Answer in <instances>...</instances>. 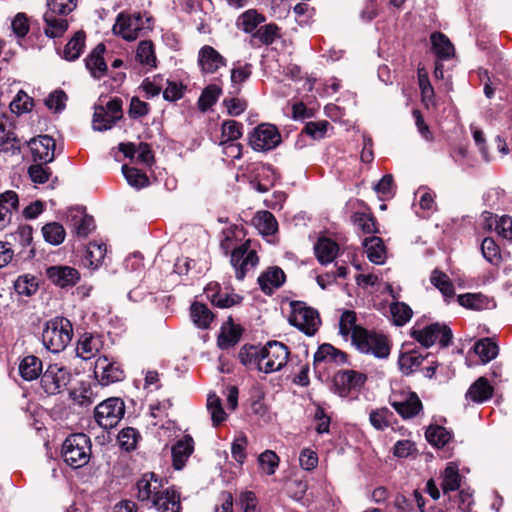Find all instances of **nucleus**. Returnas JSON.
I'll list each match as a JSON object with an SVG mask.
<instances>
[{"mask_svg":"<svg viewBox=\"0 0 512 512\" xmlns=\"http://www.w3.org/2000/svg\"><path fill=\"white\" fill-rule=\"evenodd\" d=\"M72 335L71 322L64 317H55L46 323L42 332V343L48 351L59 353L71 342Z\"/></svg>","mask_w":512,"mask_h":512,"instance_id":"1","label":"nucleus"},{"mask_svg":"<svg viewBox=\"0 0 512 512\" xmlns=\"http://www.w3.org/2000/svg\"><path fill=\"white\" fill-rule=\"evenodd\" d=\"M62 457L67 465L78 469L90 461L91 441L84 433L72 434L62 445Z\"/></svg>","mask_w":512,"mask_h":512,"instance_id":"2","label":"nucleus"},{"mask_svg":"<svg viewBox=\"0 0 512 512\" xmlns=\"http://www.w3.org/2000/svg\"><path fill=\"white\" fill-rule=\"evenodd\" d=\"M352 344L362 353L372 354L377 358H386L390 353V348L384 335L368 331L364 328L354 331Z\"/></svg>","mask_w":512,"mask_h":512,"instance_id":"3","label":"nucleus"},{"mask_svg":"<svg viewBox=\"0 0 512 512\" xmlns=\"http://www.w3.org/2000/svg\"><path fill=\"white\" fill-rule=\"evenodd\" d=\"M289 322L308 336L314 335L321 324L318 311L301 301L291 302Z\"/></svg>","mask_w":512,"mask_h":512,"instance_id":"4","label":"nucleus"},{"mask_svg":"<svg viewBox=\"0 0 512 512\" xmlns=\"http://www.w3.org/2000/svg\"><path fill=\"white\" fill-rule=\"evenodd\" d=\"M287 346L278 341H269L262 347V365L259 371L269 374L280 371L289 358Z\"/></svg>","mask_w":512,"mask_h":512,"instance_id":"5","label":"nucleus"},{"mask_svg":"<svg viewBox=\"0 0 512 512\" xmlns=\"http://www.w3.org/2000/svg\"><path fill=\"white\" fill-rule=\"evenodd\" d=\"M411 336L418 341L424 347H431L436 342H439L441 346L446 347L449 345L452 333L446 325L434 323L425 327H413L411 330Z\"/></svg>","mask_w":512,"mask_h":512,"instance_id":"6","label":"nucleus"},{"mask_svg":"<svg viewBox=\"0 0 512 512\" xmlns=\"http://www.w3.org/2000/svg\"><path fill=\"white\" fill-rule=\"evenodd\" d=\"M281 143V135L272 124L263 123L253 129L249 136V144L255 151H269Z\"/></svg>","mask_w":512,"mask_h":512,"instance_id":"7","label":"nucleus"},{"mask_svg":"<svg viewBox=\"0 0 512 512\" xmlns=\"http://www.w3.org/2000/svg\"><path fill=\"white\" fill-rule=\"evenodd\" d=\"M124 403L119 398H109L95 408V420L104 429L117 425L124 415Z\"/></svg>","mask_w":512,"mask_h":512,"instance_id":"8","label":"nucleus"},{"mask_svg":"<svg viewBox=\"0 0 512 512\" xmlns=\"http://www.w3.org/2000/svg\"><path fill=\"white\" fill-rule=\"evenodd\" d=\"M71 380L70 371L58 364H51L41 376V386L47 394L55 395L64 390Z\"/></svg>","mask_w":512,"mask_h":512,"instance_id":"9","label":"nucleus"},{"mask_svg":"<svg viewBox=\"0 0 512 512\" xmlns=\"http://www.w3.org/2000/svg\"><path fill=\"white\" fill-rule=\"evenodd\" d=\"M145 29V21L141 13L133 15L120 13L113 26V32L126 41H134Z\"/></svg>","mask_w":512,"mask_h":512,"instance_id":"10","label":"nucleus"},{"mask_svg":"<svg viewBox=\"0 0 512 512\" xmlns=\"http://www.w3.org/2000/svg\"><path fill=\"white\" fill-rule=\"evenodd\" d=\"M94 374L102 386L122 381L125 377L121 366L106 356H101L96 360Z\"/></svg>","mask_w":512,"mask_h":512,"instance_id":"11","label":"nucleus"},{"mask_svg":"<svg viewBox=\"0 0 512 512\" xmlns=\"http://www.w3.org/2000/svg\"><path fill=\"white\" fill-rule=\"evenodd\" d=\"M365 374L354 371H340L334 376L335 391L340 397H348L351 391L359 390L366 382Z\"/></svg>","mask_w":512,"mask_h":512,"instance_id":"12","label":"nucleus"},{"mask_svg":"<svg viewBox=\"0 0 512 512\" xmlns=\"http://www.w3.org/2000/svg\"><path fill=\"white\" fill-rule=\"evenodd\" d=\"M258 263V257L254 250H250L247 243L234 249L231 254V264L235 268L236 278L242 280L246 272Z\"/></svg>","mask_w":512,"mask_h":512,"instance_id":"13","label":"nucleus"},{"mask_svg":"<svg viewBox=\"0 0 512 512\" xmlns=\"http://www.w3.org/2000/svg\"><path fill=\"white\" fill-rule=\"evenodd\" d=\"M197 61L203 74H215L227 66L226 58L210 45L200 48Z\"/></svg>","mask_w":512,"mask_h":512,"instance_id":"14","label":"nucleus"},{"mask_svg":"<svg viewBox=\"0 0 512 512\" xmlns=\"http://www.w3.org/2000/svg\"><path fill=\"white\" fill-rule=\"evenodd\" d=\"M29 146L35 162L47 164L54 160L56 143L49 135H41L32 139Z\"/></svg>","mask_w":512,"mask_h":512,"instance_id":"15","label":"nucleus"},{"mask_svg":"<svg viewBox=\"0 0 512 512\" xmlns=\"http://www.w3.org/2000/svg\"><path fill=\"white\" fill-rule=\"evenodd\" d=\"M72 18L65 14L46 10L43 15V31L48 38H60L67 31Z\"/></svg>","mask_w":512,"mask_h":512,"instance_id":"16","label":"nucleus"},{"mask_svg":"<svg viewBox=\"0 0 512 512\" xmlns=\"http://www.w3.org/2000/svg\"><path fill=\"white\" fill-rule=\"evenodd\" d=\"M390 403L404 419L412 418L422 410V402L414 392L407 393L401 399L394 396Z\"/></svg>","mask_w":512,"mask_h":512,"instance_id":"17","label":"nucleus"},{"mask_svg":"<svg viewBox=\"0 0 512 512\" xmlns=\"http://www.w3.org/2000/svg\"><path fill=\"white\" fill-rule=\"evenodd\" d=\"M205 294L211 303L219 308H230L242 300V297L235 293L222 292L218 283H209L205 288Z\"/></svg>","mask_w":512,"mask_h":512,"instance_id":"18","label":"nucleus"},{"mask_svg":"<svg viewBox=\"0 0 512 512\" xmlns=\"http://www.w3.org/2000/svg\"><path fill=\"white\" fill-rule=\"evenodd\" d=\"M47 277L57 286L75 285L80 279L79 272L69 266H51L46 270Z\"/></svg>","mask_w":512,"mask_h":512,"instance_id":"19","label":"nucleus"},{"mask_svg":"<svg viewBox=\"0 0 512 512\" xmlns=\"http://www.w3.org/2000/svg\"><path fill=\"white\" fill-rule=\"evenodd\" d=\"M193 451L194 440L190 435H185L179 439L171 449L173 467L176 470H181Z\"/></svg>","mask_w":512,"mask_h":512,"instance_id":"20","label":"nucleus"},{"mask_svg":"<svg viewBox=\"0 0 512 512\" xmlns=\"http://www.w3.org/2000/svg\"><path fill=\"white\" fill-rule=\"evenodd\" d=\"M153 507L162 512H180V494L173 489L160 491L152 500Z\"/></svg>","mask_w":512,"mask_h":512,"instance_id":"21","label":"nucleus"},{"mask_svg":"<svg viewBox=\"0 0 512 512\" xmlns=\"http://www.w3.org/2000/svg\"><path fill=\"white\" fill-rule=\"evenodd\" d=\"M494 393L493 386L485 377L478 378L465 394L466 400L473 403H483L488 401Z\"/></svg>","mask_w":512,"mask_h":512,"instance_id":"22","label":"nucleus"},{"mask_svg":"<svg viewBox=\"0 0 512 512\" xmlns=\"http://www.w3.org/2000/svg\"><path fill=\"white\" fill-rule=\"evenodd\" d=\"M162 482L157 478L155 473H146L137 482L138 498L141 501L153 500L157 493L160 492Z\"/></svg>","mask_w":512,"mask_h":512,"instance_id":"23","label":"nucleus"},{"mask_svg":"<svg viewBox=\"0 0 512 512\" xmlns=\"http://www.w3.org/2000/svg\"><path fill=\"white\" fill-rule=\"evenodd\" d=\"M105 45L98 44L86 58V68L94 78H101L107 71V65L104 60Z\"/></svg>","mask_w":512,"mask_h":512,"instance_id":"24","label":"nucleus"},{"mask_svg":"<svg viewBox=\"0 0 512 512\" xmlns=\"http://www.w3.org/2000/svg\"><path fill=\"white\" fill-rule=\"evenodd\" d=\"M69 221L74 232L80 237H86L95 228L93 217L87 215L81 209L72 210L69 216Z\"/></svg>","mask_w":512,"mask_h":512,"instance_id":"25","label":"nucleus"},{"mask_svg":"<svg viewBox=\"0 0 512 512\" xmlns=\"http://www.w3.org/2000/svg\"><path fill=\"white\" fill-rule=\"evenodd\" d=\"M345 361L346 354L330 344H322L314 354V365L316 367L328 363L341 364Z\"/></svg>","mask_w":512,"mask_h":512,"instance_id":"26","label":"nucleus"},{"mask_svg":"<svg viewBox=\"0 0 512 512\" xmlns=\"http://www.w3.org/2000/svg\"><path fill=\"white\" fill-rule=\"evenodd\" d=\"M285 281V274L279 267H271L258 277V283L261 289L271 294L279 288Z\"/></svg>","mask_w":512,"mask_h":512,"instance_id":"27","label":"nucleus"},{"mask_svg":"<svg viewBox=\"0 0 512 512\" xmlns=\"http://www.w3.org/2000/svg\"><path fill=\"white\" fill-rule=\"evenodd\" d=\"M315 255L321 264L331 263L339 252L338 244L326 237L319 238L314 246Z\"/></svg>","mask_w":512,"mask_h":512,"instance_id":"28","label":"nucleus"},{"mask_svg":"<svg viewBox=\"0 0 512 512\" xmlns=\"http://www.w3.org/2000/svg\"><path fill=\"white\" fill-rule=\"evenodd\" d=\"M102 346L99 336L92 334H83L78 341L77 355L84 360H89L96 356Z\"/></svg>","mask_w":512,"mask_h":512,"instance_id":"29","label":"nucleus"},{"mask_svg":"<svg viewBox=\"0 0 512 512\" xmlns=\"http://www.w3.org/2000/svg\"><path fill=\"white\" fill-rule=\"evenodd\" d=\"M363 246L368 259L377 265L383 264L386 260V250L381 238L372 236L363 241Z\"/></svg>","mask_w":512,"mask_h":512,"instance_id":"30","label":"nucleus"},{"mask_svg":"<svg viewBox=\"0 0 512 512\" xmlns=\"http://www.w3.org/2000/svg\"><path fill=\"white\" fill-rule=\"evenodd\" d=\"M135 59L146 70H151L156 67L157 58L152 41L144 40L138 44Z\"/></svg>","mask_w":512,"mask_h":512,"instance_id":"31","label":"nucleus"},{"mask_svg":"<svg viewBox=\"0 0 512 512\" xmlns=\"http://www.w3.org/2000/svg\"><path fill=\"white\" fill-rule=\"evenodd\" d=\"M42 369V361L34 355L24 357L19 364L20 375L26 381L37 379L41 375Z\"/></svg>","mask_w":512,"mask_h":512,"instance_id":"32","label":"nucleus"},{"mask_svg":"<svg viewBox=\"0 0 512 512\" xmlns=\"http://www.w3.org/2000/svg\"><path fill=\"white\" fill-rule=\"evenodd\" d=\"M238 358L244 366L250 369L256 368L259 371L262 365V347L245 345L240 349Z\"/></svg>","mask_w":512,"mask_h":512,"instance_id":"33","label":"nucleus"},{"mask_svg":"<svg viewBox=\"0 0 512 512\" xmlns=\"http://www.w3.org/2000/svg\"><path fill=\"white\" fill-rule=\"evenodd\" d=\"M255 228L263 235H272L277 231L278 224L272 213L259 211L252 219Z\"/></svg>","mask_w":512,"mask_h":512,"instance_id":"34","label":"nucleus"},{"mask_svg":"<svg viewBox=\"0 0 512 512\" xmlns=\"http://www.w3.org/2000/svg\"><path fill=\"white\" fill-rule=\"evenodd\" d=\"M418 83L421 92V100L423 104L429 107H435V93L430 83L428 72L424 67L418 68Z\"/></svg>","mask_w":512,"mask_h":512,"instance_id":"35","label":"nucleus"},{"mask_svg":"<svg viewBox=\"0 0 512 512\" xmlns=\"http://www.w3.org/2000/svg\"><path fill=\"white\" fill-rule=\"evenodd\" d=\"M265 21V17L255 9L243 12L236 21V26L245 33H252L257 26Z\"/></svg>","mask_w":512,"mask_h":512,"instance_id":"36","label":"nucleus"},{"mask_svg":"<svg viewBox=\"0 0 512 512\" xmlns=\"http://www.w3.org/2000/svg\"><path fill=\"white\" fill-rule=\"evenodd\" d=\"M85 47V33L76 32L68 41L63 50V57L68 61H74L80 57Z\"/></svg>","mask_w":512,"mask_h":512,"instance_id":"37","label":"nucleus"},{"mask_svg":"<svg viewBox=\"0 0 512 512\" xmlns=\"http://www.w3.org/2000/svg\"><path fill=\"white\" fill-rule=\"evenodd\" d=\"M442 478V489L445 493L459 489L461 482L459 465L456 462H449Z\"/></svg>","mask_w":512,"mask_h":512,"instance_id":"38","label":"nucleus"},{"mask_svg":"<svg viewBox=\"0 0 512 512\" xmlns=\"http://www.w3.org/2000/svg\"><path fill=\"white\" fill-rule=\"evenodd\" d=\"M433 52L441 59H449L454 54V47L450 40L442 33L431 35Z\"/></svg>","mask_w":512,"mask_h":512,"instance_id":"39","label":"nucleus"},{"mask_svg":"<svg viewBox=\"0 0 512 512\" xmlns=\"http://www.w3.org/2000/svg\"><path fill=\"white\" fill-rule=\"evenodd\" d=\"M191 318L198 328L207 329L213 321L214 315L207 306L195 302L191 306Z\"/></svg>","mask_w":512,"mask_h":512,"instance_id":"40","label":"nucleus"},{"mask_svg":"<svg viewBox=\"0 0 512 512\" xmlns=\"http://www.w3.org/2000/svg\"><path fill=\"white\" fill-rule=\"evenodd\" d=\"M424 359L425 357L416 351H409L400 355L398 364L400 370L404 374L409 375L415 372L421 366Z\"/></svg>","mask_w":512,"mask_h":512,"instance_id":"41","label":"nucleus"},{"mask_svg":"<svg viewBox=\"0 0 512 512\" xmlns=\"http://www.w3.org/2000/svg\"><path fill=\"white\" fill-rule=\"evenodd\" d=\"M42 235L47 243L57 246L64 241L66 232L60 223L51 222L42 227Z\"/></svg>","mask_w":512,"mask_h":512,"instance_id":"42","label":"nucleus"},{"mask_svg":"<svg viewBox=\"0 0 512 512\" xmlns=\"http://www.w3.org/2000/svg\"><path fill=\"white\" fill-rule=\"evenodd\" d=\"M106 252L107 248L104 243L90 242L85 256L86 264L92 269L97 268L104 260Z\"/></svg>","mask_w":512,"mask_h":512,"instance_id":"43","label":"nucleus"},{"mask_svg":"<svg viewBox=\"0 0 512 512\" xmlns=\"http://www.w3.org/2000/svg\"><path fill=\"white\" fill-rule=\"evenodd\" d=\"M430 281L445 298H450L454 295V286L448 275L444 272L435 269L431 273Z\"/></svg>","mask_w":512,"mask_h":512,"instance_id":"44","label":"nucleus"},{"mask_svg":"<svg viewBox=\"0 0 512 512\" xmlns=\"http://www.w3.org/2000/svg\"><path fill=\"white\" fill-rule=\"evenodd\" d=\"M458 302L461 306L473 309L482 310L489 306V299L481 293H466L458 296Z\"/></svg>","mask_w":512,"mask_h":512,"instance_id":"45","label":"nucleus"},{"mask_svg":"<svg viewBox=\"0 0 512 512\" xmlns=\"http://www.w3.org/2000/svg\"><path fill=\"white\" fill-rule=\"evenodd\" d=\"M207 410L210 413L214 426L225 421L227 415L222 407L221 399L215 393H209L207 397Z\"/></svg>","mask_w":512,"mask_h":512,"instance_id":"46","label":"nucleus"},{"mask_svg":"<svg viewBox=\"0 0 512 512\" xmlns=\"http://www.w3.org/2000/svg\"><path fill=\"white\" fill-rule=\"evenodd\" d=\"M474 351L483 363H487L497 356L498 346L491 339L484 338L474 345Z\"/></svg>","mask_w":512,"mask_h":512,"instance_id":"47","label":"nucleus"},{"mask_svg":"<svg viewBox=\"0 0 512 512\" xmlns=\"http://www.w3.org/2000/svg\"><path fill=\"white\" fill-rule=\"evenodd\" d=\"M241 337L240 329L235 325L223 326L218 337V346L221 349H228L234 346Z\"/></svg>","mask_w":512,"mask_h":512,"instance_id":"48","label":"nucleus"},{"mask_svg":"<svg viewBox=\"0 0 512 512\" xmlns=\"http://www.w3.org/2000/svg\"><path fill=\"white\" fill-rule=\"evenodd\" d=\"M425 436L427 441L436 447L446 445L451 439L450 432L447 431L446 428L438 425L429 426L426 430Z\"/></svg>","mask_w":512,"mask_h":512,"instance_id":"49","label":"nucleus"},{"mask_svg":"<svg viewBox=\"0 0 512 512\" xmlns=\"http://www.w3.org/2000/svg\"><path fill=\"white\" fill-rule=\"evenodd\" d=\"M393 413L386 407L372 410L369 414L370 424L377 430H384L391 425Z\"/></svg>","mask_w":512,"mask_h":512,"instance_id":"50","label":"nucleus"},{"mask_svg":"<svg viewBox=\"0 0 512 512\" xmlns=\"http://www.w3.org/2000/svg\"><path fill=\"white\" fill-rule=\"evenodd\" d=\"M481 251L483 257L492 265L498 266L502 262L499 246L493 238L487 237L482 241Z\"/></svg>","mask_w":512,"mask_h":512,"instance_id":"51","label":"nucleus"},{"mask_svg":"<svg viewBox=\"0 0 512 512\" xmlns=\"http://www.w3.org/2000/svg\"><path fill=\"white\" fill-rule=\"evenodd\" d=\"M221 94V88L216 84L208 85L202 92L199 100V109L203 112L210 109L218 100Z\"/></svg>","mask_w":512,"mask_h":512,"instance_id":"52","label":"nucleus"},{"mask_svg":"<svg viewBox=\"0 0 512 512\" xmlns=\"http://www.w3.org/2000/svg\"><path fill=\"white\" fill-rule=\"evenodd\" d=\"M356 329H362V327L356 325V314L354 311H344L339 321V333L345 340L352 338V335Z\"/></svg>","mask_w":512,"mask_h":512,"instance_id":"53","label":"nucleus"},{"mask_svg":"<svg viewBox=\"0 0 512 512\" xmlns=\"http://www.w3.org/2000/svg\"><path fill=\"white\" fill-rule=\"evenodd\" d=\"M122 172L128 184L134 188L140 189L147 186L149 183L146 174L137 168L123 165Z\"/></svg>","mask_w":512,"mask_h":512,"instance_id":"54","label":"nucleus"},{"mask_svg":"<svg viewBox=\"0 0 512 512\" xmlns=\"http://www.w3.org/2000/svg\"><path fill=\"white\" fill-rule=\"evenodd\" d=\"M393 322L397 326L406 324L412 317V309L403 302H395L390 305Z\"/></svg>","mask_w":512,"mask_h":512,"instance_id":"55","label":"nucleus"},{"mask_svg":"<svg viewBox=\"0 0 512 512\" xmlns=\"http://www.w3.org/2000/svg\"><path fill=\"white\" fill-rule=\"evenodd\" d=\"M14 288L19 295L31 296L37 291L38 283L34 276L22 275L15 281Z\"/></svg>","mask_w":512,"mask_h":512,"instance_id":"56","label":"nucleus"},{"mask_svg":"<svg viewBox=\"0 0 512 512\" xmlns=\"http://www.w3.org/2000/svg\"><path fill=\"white\" fill-rule=\"evenodd\" d=\"M139 438V433L136 429L132 427H127L122 429L117 437L119 446L126 450L131 451L136 448L137 442Z\"/></svg>","mask_w":512,"mask_h":512,"instance_id":"57","label":"nucleus"},{"mask_svg":"<svg viewBox=\"0 0 512 512\" xmlns=\"http://www.w3.org/2000/svg\"><path fill=\"white\" fill-rule=\"evenodd\" d=\"M259 465L267 475H273L279 466V457L272 450H266L259 455Z\"/></svg>","mask_w":512,"mask_h":512,"instance_id":"58","label":"nucleus"},{"mask_svg":"<svg viewBox=\"0 0 512 512\" xmlns=\"http://www.w3.org/2000/svg\"><path fill=\"white\" fill-rule=\"evenodd\" d=\"M242 125L234 120H228L222 124L221 142L237 141L242 136Z\"/></svg>","mask_w":512,"mask_h":512,"instance_id":"59","label":"nucleus"},{"mask_svg":"<svg viewBox=\"0 0 512 512\" xmlns=\"http://www.w3.org/2000/svg\"><path fill=\"white\" fill-rule=\"evenodd\" d=\"M352 222L364 233L372 234L377 232L375 219L370 214L356 212L352 216Z\"/></svg>","mask_w":512,"mask_h":512,"instance_id":"60","label":"nucleus"},{"mask_svg":"<svg viewBox=\"0 0 512 512\" xmlns=\"http://www.w3.org/2000/svg\"><path fill=\"white\" fill-rule=\"evenodd\" d=\"M70 395L73 401L81 406L91 405L95 400L92 389L83 383L79 387L72 390Z\"/></svg>","mask_w":512,"mask_h":512,"instance_id":"61","label":"nucleus"},{"mask_svg":"<svg viewBox=\"0 0 512 512\" xmlns=\"http://www.w3.org/2000/svg\"><path fill=\"white\" fill-rule=\"evenodd\" d=\"M278 37V27L275 24H267L260 27L253 34V39L259 40L261 44L270 45Z\"/></svg>","mask_w":512,"mask_h":512,"instance_id":"62","label":"nucleus"},{"mask_svg":"<svg viewBox=\"0 0 512 512\" xmlns=\"http://www.w3.org/2000/svg\"><path fill=\"white\" fill-rule=\"evenodd\" d=\"M11 29L18 39L24 38L30 29L27 15L22 12L17 13L11 21Z\"/></svg>","mask_w":512,"mask_h":512,"instance_id":"63","label":"nucleus"},{"mask_svg":"<svg viewBox=\"0 0 512 512\" xmlns=\"http://www.w3.org/2000/svg\"><path fill=\"white\" fill-rule=\"evenodd\" d=\"M33 105L32 99L23 91L18 92L10 104L11 111L16 114L28 112Z\"/></svg>","mask_w":512,"mask_h":512,"instance_id":"64","label":"nucleus"}]
</instances>
